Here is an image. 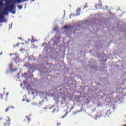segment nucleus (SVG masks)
<instances>
[{
    "label": "nucleus",
    "mask_w": 126,
    "mask_h": 126,
    "mask_svg": "<svg viewBox=\"0 0 126 126\" xmlns=\"http://www.w3.org/2000/svg\"><path fill=\"white\" fill-rule=\"evenodd\" d=\"M4 12H0V14L1 16H4V15H8V11L11 12L12 14H15V10H14V5H10V6H7L5 5V8H3Z\"/></svg>",
    "instance_id": "1"
},
{
    "label": "nucleus",
    "mask_w": 126,
    "mask_h": 126,
    "mask_svg": "<svg viewBox=\"0 0 126 126\" xmlns=\"http://www.w3.org/2000/svg\"><path fill=\"white\" fill-rule=\"evenodd\" d=\"M12 109H14V107L9 106L6 109L5 112H10Z\"/></svg>",
    "instance_id": "2"
},
{
    "label": "nucleus",
    "mask_w": 126,
    "mask_h": 126,
    "mask_svg": "<svg viewBox=\"0 0 126 126\" xmlns=\"http://www.w3.org/2000/svg\"><path fill=\"white\" fill-rule=\"evenodd\" d=\"M12 66H13L12 63L9 64V68H10L11 71H16V70H17V69H13Z\"/></svg>",
    "instance_id": "3"
},
{
    "label": "nucleus",
    "mask_w": 126,
    "mask_h": 126,
    "mask_svg": "<svg viewBox=\"0 0 126 126\" xmlns=\"http://www.w3.org/2000/svg\"><path fill=\"white\" fill-rule=\"evenodd\" d=\"M4 21V17L1 16L0 14V22H3Z\"/></svg>",
    "instance_id": "4"
},
{
    "label": "nucleus",
    "mask_w": 126,
    "mask_h": 126,
    "mask_svg": "<svg viewBox=\"0 0 126 126\" xmlns=\"http://www.w3.org/2000/svg\"><path fill=\"white\" fill-rule=\"evenodd\" d=\"M5 97V94H0V100H3L4 97Z\"/></svg>",
    "instance_id": "5"
},
{
    "label": "nucleus",
    "mask_w": 126,
    "mask_h": 126,
    "mask_svg": "<svg viewBox=\"0 0 126 126\" xmlns=\"http://www.w3.org/2000/svg\"><path fill=\"white\" fill-rule=\"evenodd\" d=\"M15 1L18 2V3H21V1L22 0H14ZM26 0H23V2H24Z\"/></svg>",
    "instance_id": "6"
},
{
    "label": "nucleus",
    "mask_w": 126,
    "mask_h": 126,
    "mask_svg": "<svg viewBox=\"0 0 126 126\" xmlns=\"http://www.w3.org/2000/svg\"><path fill=\"white\" fill-rule=\"evenodd\" d=\"M57 112H59V108H55L54 109L53 111L52 112L53 113H56Z\"/></svg>",
    "instance_id": "7"
},
{
    "label": "nucleus",
    "mask_w": 126,
    "mask_h": 126,
    "mask_svg": "<svg viewBox=\"0 0 126 126\" xmlns=\"http://www.w3.org/2000/svg\"><path fill=\"white\" fill-rule=\"evenodd\" d=\"M3 6V3L2 2H0V8H2Z\"/></svg>",
    "instance_id": "8"
},
{
    "label": "nucleus",
    "mask_w": 126,
    "mask_h": 126,
    "mask_svg": "<svg viewBox=\"0 0 126 126\" xmlns=\"http://www.w3.org/2000/svg\"><path fill=\"white\" fill-rule=\"evenodd\" d=\"M69 28H70V26H64L63 28V29H69Z\"/></svg>",
    "instance_id": "9"
},
{
    "label": "nucleus",
    "mask_w": 126,
    "mask_h": 126,
    "mask_svg": "<svg viewBox=\"0 0 126 126\" xmlns=\"http://www.w3.org/2000/svg\"><path fill=\"white\" fill-rule=\"evenodd\" d=\"M23 7V6H22V5H20L18 6V8H19V9H22Z\"/></svg>",
    "instance_id": "10"
},
{
    "label": "nucleus",
    "mask_w": 126,
    "mask_h": 126,
    "mask_svg": "<svg viewBox=\"0 0 126 126\" xmlns=\"http://www.w3.org/2000/svg\"><path fill=\"white\" fill-rule=\"evenodd\" d=\"M8 4H9V0H4Z\"/></svg>",
    "instance_id": "11"
},
{
    "label": "nucleus",
    "mask_w": 126,
    "mask_h": 126,
    "mask_svg": "<svg viewBox=\"0 0 126 126\" xmlns=\"http://www.w3.org/2000/svg\"><path fill=\"white\" fill-rule=\"evenodd\" d=\"M26 119H27V120H28L29 122L30 121H31V120H30L29 118H28V117H26Z\"/></svg>",
    "instance_id": "12"
},
{
    "label": "nucleus",
    "mask_w": 126,
    "mask_h": 126,
    "mask_svg": "<svg viewBox=\"0 0 126 126\" xmlns=\"http://www.w3.org/2000/svg\"><path fill=\"white\" fill-rule=\"evenodd\" d=\"M68 114V112L67 111H66L64 117H65V116H66V115H67Z\"/></svg>",
    "instance_id": "13"
},
{
    "label": "nucleus",
    "mask_w": 126,
    "mask_h": 126,
    "mask_svg": "<svg viewBox=\"0 0 126 126\" xmlns=\"http://www.w3.org/2000/svg\"><path fill=\"white\" fill-rule=\"evenodd\" d=\"M76 13H77V14L76 15H78V14H79L78 10H77Z\"/></svg>",
    "instance_id": "14"
},
{
    "label": "nucleus",
    "mask_w": 126,
    "mask_h": 126,
    "mask_svg": "<svg viewBox=\"0 0 126 126\" xmlns=\"http://www.w3.org/2000/svg\"><path fill=\"white\" fill-rule=\"evenodd\" d=\"M60 125H61V123H57V126H60Z\"/></svg>",
    "instance_id": "15"
},
{
    "label": "nucleus",
    "mask_w": 126,
    "mask_h": 126,
    "mask_svg": "<svg viewBox=\"0 0 126 126\" xmlns=\"http://www.w3.org/2000/svg\"><path fill=\"white\" fill-rule=\"evenodd\" d=\"M2 1H3V0H0V2H2Z\"/></svg>",
    "instance_id": "16"
},
{
    "label": "nucleus",
    "mask_w": 126,
    "mask_h": 126,
    "mask_svg": "<svg viewBox=\"0 0 126 126\" xmlns=\"http://www.w3.org/2000/svg\"><path fill=\"white\" fill-rule=\"evenodd\" d=\"M56 29H57V27H55V30H56Z\"/></svg>",
    "instance_id": "17"
},
{
    "label": "nucleus",
    "mask_w": 126,
    "mask_h": 126,
    "mask_svg": "<svg viewBox=\"0 0 126 126\" xmlns=\"http://www.w3.org/2000/svg\"><path fill=\"white\" fill-rule=\"evenodd\" d=\"M19 39H20V40H21V37H20V38H19Z\"/></svg>",
    "instance_id": "18"
},
{
    "label": "nucleus",
    "mask_w": 126,
    "mask_h": 126,
    "mask_svg": "<svg viewBox=\"0 0 126 126\" xmlns=\"http://www.w3.org/2000/svg\"><path fill=\"white\" fill-rule=\"evenodd\" d=\"M71 109H73V107H72Z\"/></svg>",
    "instance_id": "19"
},
{
    "label": "nucleus",
    "mask_w": 126,
    "mask_h": 126,
    "mask_svg": "<svg viewBox=\"0 0 126 126\" xmlns=\"http://www.w3.org/2000/svg\"><path fill=\"white\" fill-rule=\"evenodd\" d=\"M21 50H22L23 49H21Z\"/></svg>",
    "instance_id": "20"
},
{
    "label": "nucleus",
    "mask_w": 126,
    "mask_h": 126,
    "mask_svg": "<svg viewBox=\"0 0 126 126\" xmlns=\"http://www.w3.org/2000/svg\"><path fill=\"white\" fill-rule=\"evenodd\" d=\"M0 55H1V53Z\"/></svg>",
    "instance_id": "21"
}]
</instances>
